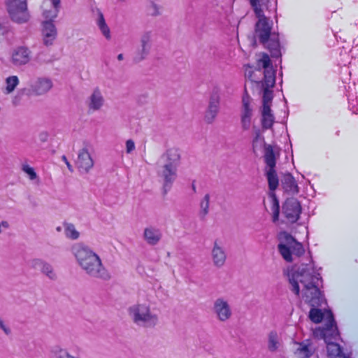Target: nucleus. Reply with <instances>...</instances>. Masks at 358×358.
<instances>
[{"label": "nucleus", "instance_id": "1", "mask_svg": "<svg viewBox=\"0 0 358 358\" xmlns=\"http://www.w3.org/2000/svg\"><path fill=\"white\" fill-rule=\"evenodd\" d=\"M318 282V276L313 275L308 266L299 268L289 277L292 290L296 295L301 291L302 298L313 307L320 306L323 300Z\"/></svg>", "mask_w": 358, "mask_h": 358}, {"label": "nucleus", "instance_id": "2", "mask_svg": "<svg viewBox=\"0 0 358 358\" xmlns=\"http://www.w3.org/2000/svg\"><path fill=\"white\" fill-rule=\"evenodd\" d=\"M264 0H250L256 16L259 18L255 27V37L267 48L272 57H278L281 55L278 35L272 31L273 22L266 17L262 9Z\"/></svg>", "mask_w": 358, "mask_h": 358}, {"label": "nucleus", "instance_id": "3", "mask_svg": "<svg viewBox=\"0 0 358 358\" xmlns=\"http://www.w3.org/2000/svg\"><path fill=\"white\" fill-rule=\"evenodd\" d=\"M152 293L140 291L136 303L128 308V315L137 326L144 328L155 327L159 323V315L152 307Z\"/></svg>", "mask_w": 358, "mask_h": 358}, {"label": "nucleus", "instance_id": "4", "mask_svg": "<svg viewBox=\"0 0 358 358\" xmlns=\"http://www.w3.org/2000/svg\"><path fill=\"white\" fill-rule=\"evenodd\" d=\"M71 252L79 266L90 275L108 280L110 274L103 267L99 255L89 247L76 243L71 248Z\"/></svg>", "mask_w": 358, "mask_h": 358}, {"label": "nucleus", "instance_id": "5", "mask_svg": "<svg viewBox=\"0 0 358 358\" xmlns=\"http://www.w3.org/2000/svg\"><path fill=\"white\" fill-rule=\"evenodd\" d=\"M71 252L79 266L90 275L108 280L110 274L103 267L99 255L89 247L76 243L71 248Z\"/></svg>", "mask_w": 358, "mask_h": 358}, {"label": "nucleus", "instance_id": "6", "mask_svg": "<svg viewBox=\"0 0 358 358\" xmlns=\"http://www.w3.org/2000/svg\"><path fill=\"white\" fill-rule=\"evenodd\" d=\"M257 66L258 69H264V80L262 81L264 88L262 107L270 108L273 99L272 88L275 83V71L271 65V60L266 53H260L257 56Z\"/></svg>", "mask_w": 358, "mask_h": 358}, {"label": "nucleus", "instance_id": "7", "mask_svg": "<svg viewBox=\"0 0 358 358\" xmlns=\"http://www.w3.org/2000/svg\"><path fill=\"white\" fill-rule=\"evenodd\" d=\"M280 238L278 250L287 262H293L304 253L305 250L301 243L296 241L287 232L281 233Z\"/></svg>", "mask_w": 358, "mask_h": 358}, {"label": "nucleus", "instance_id": "8", "mask_svg": "<svg viewBox=\"0 0 358 358\" xmlns=\"http://www.w3.org/2000/svg\"><path fill=\"white\" fill-rule=\"evenodd\" d=\"M315 337L324 339L327 344V355L329 358H345L339 345L331 342L338 336L336 326L330 322L327 329H315L313 333Z\"/></svg>", "mask_w": 358, "mask_h": 358}, {"label": "nucleus", "instance_id": "9", "mask_svg": "<svg viewBox=\"0 0 358 358\" xmlns=\"http://www.w3.org/2000/svg\"><path fill=\"white\" fill-rule=\"evenodd\" d=\"M8 10L12 20L16 22L24 23L29 18L27 0H8Z\"/></svg>", "mask_w": 358, "mask_h": 358}, {"label": "nucleus", "instance_id": "10", "mask_svg": "<svg viewBox=\"0 0 358 358\" xmlns=\"http://www.w3.org/2000/svg\"><path fill=\"white\" fill-rule=\"evenodd\" d=\"M213 312L216 319L221 322L229 320L233 315L229 301L224 297H218L213 301Z\"/></svg>", "mask_w": 358, "mask_h": 358}, {"label": "nucleus", "instance_id": "11", "mask_svg": "<svg viewBox=\"0 0 358 358\" xmlns=\"http://www.w3.org/2000/svg\"><path fill=\"white\" fill-rule=\"evenodd\" d=\"M220 92L215 87L212 90L205 113L204 120L207 123H212L215 120L220 111Z\"/></svg>", "mask_w": 358, "mask_h": 358}, {"label": "nucleus", "instance_id": "12", "mask_svg": "<svg viewBox=\"0 0 358 358\" xmlns=\"http://www.w3.org/2000/svg\"><path fill=\"white\" fill-rule=\"evenodd\" d=\"M31 59V51L26 46L14 48L10 55V63L16 67L24 66Z\"/></svg>", "mask_w": 358, "mask_h": 358}, {"label": "nucleus", "instance_id": "13", "mask_svg": "<svg viewBox=\"0 0 358 358\" xmlns=\"http://www.w3.org/2000/svg\"><path fill=\"white\" fill-rule=\"evenodd\" d=\"M94 159L89 152L87 146L83 147L78 152L76 166L80 173H87L93 168Z\"/></svg>", "mask_w": 358, "mask_h": 358}, {"label": "nucleus", "instance_id": "14", "mask_svg": "<svg viewBox=\"0 0 358 358\" xmlns=\"http://www.w3.org/2000/svg\"><path fill=\"white\" fill-rule=\"evenodd\" d=\"M301 212L300 203L294 198L287 199L282 206V213L290 222H295Z\"/></svg>", "mask_w": 358, "mask_h": 358}, {"label": "nucleus", "instance_id": "15", "mask_svg": "<svg viewBox=\"0 0 358 358\" xmlns=\"http://www.w3.org/2000/svg\"><path fill=\"white\" fill-rule=\"evenodd\" d=\"M152 38L153 33L150 31H145L142 34L135 57L136 62H141L148 56L152 48Z\"/></svg>", "mask_w": 358, "mask_h": 358}, {"label": "nucleus", "instance_id": "16", "mask_svg": "<svg viewBox=\"0 0 358 358\" xmlns=\"http://www.w3.org/2000/svg\"><path fill=\"white\" fill-rule=\"evenodd\" d=\"M53 20L45 19L42 22V40L43 44L46 46L52 45L57 35V29L53 23Z\"/></svg>", "mask_w": 358, "mask_h": 358}, {"label": "nucleus", "instance_id": "17", "mask_svg": "<svg viewBox=\"0 0 358 358\" xmlns=\"http://www.w3.org/2000/svg\"><path fill=\"white\" fill-rule=\"evenodd\" d=\"M210 255L213 264L215 266L221 268L224 265L227 259V253L220 241L215 240L213 242Z\"/></svg>", "mask_w": 358, "mask_h": 358}, {"label": "nucleus", "instance_id": "18", "mask_svg": "<svg viewBox=\"0 0 358 358\" xmlns=\"http://www.w3.org/2000/svg\"><path fill=\"white\" fill-rule=\"evenodd\" d=\"M157 173L159 177L162 179L164 188L166 191V189H170L172 183L176 178L177 168L162 164L159 168Z\"/></svg>", "mask_w": 358, "mask_h": 358}, {"label": "nucleus", "instance_id": "19", "mask_svg": "<svg viewBox=\"0 0 358 358\" xmlns=\"http://www.w3.org/2000/svg\"><path fill=\"white\" fill-rule=\"evenodd\" d=\"M51 79L45 77L38 78L30 85V92L35 95H43L49 92L52 87Z\"/></svg>", "mask_w": 358, "mask_h": 358}, {"label": "nucleus", "instance_id": "20", "mask_svg": "<svg viewBox=\"0 0 358 358\" xmlns=\"http://www.w3.org/2000/svg\"><path fill=\"white\" fill-rule=\"evenodd\" d=\"M60 0H44L42 4V15L44 19L55 20L59 13Z\"/></svg>", "mask_w": 358, "mask_h": 358}, {"label": "nucleus", "instance_id": "21", "mask_svg": "<svg viewBox=\"0 0 358 358\" xmlns=\"http://www.w3.org/2000/svg\"><path fill=\"white\" fill-rule=\"evenodd\" d=\"M31 265L32 268L40 270L41 272L50 280H57V273L55 272L53 266L50 264L41 259H34L31 260Z\"/></svg>", "mask_w": 358, "mask_h": 358}, {"label": "nucleus", "instance_id": "22", "mask_svg": "<svg viewBox=\"0 0 358 358\" xmlns=\"http://www.w3.org/2000/svg\"><path fill=\"white\" fill-rule=\"evenodd\" d=\"M309 317L310 320L315 323H319L324 318L327 320L325 327L323 328H317V329H327L328 326H329L331 322L334 326H336L332 313L329 311L322 313L321 310L313 308L310 311Z\"/></svg>", "mask_w": 358, "mask_h": 358}, {"label": "nucleus", "instance_id": "23", "mask_svg": "<svg viewBox=\"0 0 358 358\" xmlns=\"http://www.w3.org/2000/svg\"><path fill=\"white\" fill-rule=\"evenodd\" d=\"M315 351V348L309 340L294 344V353L298 358H309Z\"/></svg>", "mask_w": 358, "mask_h": 358}, {"label": "nucleus", "instance_id": "24", "mask_svg": "<svg viewBox=\"0 0 358 358\" xmlns=\"http://www.w3.org/2000/svg\"><path fill=\"white\" fill-rule=\"evenodd\" d=\"M162 233L161 230L155 227L149 226L143 231V238L150 245H156L161 241Z\"/></svg>", "mask_w": 358, "mask_h": 358}, {"label": "nucleus", "instance_id": "25", "mask_svg": "<svg viewBox=\"0 0 358 358\" xmlns=\"http://www.w3.org/2000/svg\"><path fill=\"white\" fill-rule=\"evenodd\" d=\"M162 159L163 160V164L178 168L180 163V154L177 149L171 148L167 150L162 155Z\"/></svg>", "mask_w": 358, "mask_h": 358}, {"label": "nucleus", "instance_id": "26", "mask_svg": "<svg viewBox=\"0 0 358 358\" xmlns=\"http://www.w3.org/2000/svg\"><path fill=\"white\" fill-rule=\"evenodd\" d=\"M104 103V99L100 90H94L87 100V106L90 110H100Z\"/></svg>", "mask_w": 358, "mask_h": 358}, {"label": "nucleus", "instance_id": "27", "mask_svg": "<svg viewBox=\"0 0 358 358\" xmlns=\"http://www.w3.org/2000/svg\"><path fill=\"white\" fill-rule=\"evenodd\" d=\"M279 155L277 148L271 145H266L264 147V159L268 169H275L276 159Z\"/></svg>", "mask_w": 358, "mask_h": 358}, {"label": "nucleus", "instance_id": "28", "mask_svg": "<svg viewBox=\"0 0 358 358\" xmlns=\"http://www.w3.org/2000/svg\"><path fill=\"white\" fill-rule=\"evenodd\" d=\"M283 189L289 194H296L299 192V187L294 177L289 174H285L281 180Z\"/></svg>", "mask_w": 358, "mask_h": 358}, {"label": "nucleus", "instance_id": "29", "mask_svg": "<svg viewBox=\"0 0 358 358\" xmlns=\"http://www.w3.org/2000/svg\"><path fill=\"white\" fill-rule=\"evenodd\" d=\"M281 347V338L275 331H272L268 334V349L270 352L278 351Z\"/></svg>", "mask_w": 358, "mask_h": 358}, {"label": "nucleus", "instance_id": "30", "mask_svg": "<svg viewBox=\"0 0 358 358\" xmlns=\"http://www.w3.org/2000/svg\"><path fill=\"white\" fill-rule=\"evenodd\" d=\"M96 24L98 26L103 36L107 40H110L111 38L110 30L106 22L103 15L100 11H98L97 17L96 19Z\"/></svg>", "mask_w": 358, "mask_h": 358}, {"label": "nucleus", "instance_id": "31", "mask_svg": "<svg viewBox=\"0 0 358 358\" xmlns=\"http://www.w3.org/2000/svg\"><path fill=\"white\" fill-rule=\"evenodd\" d=\"M96 24L98 26L103 36L107 40H110L111 38L110 30L106 22L103 15L100 11H98L97 17L96 19Z\"/></svg>", "mask_w": 358, "mask_h": 358}, {"label": "nucleus", "instance_id": "32", "mask_svg": "<svg viewBox=\"0 0 358 358\" xmlns=\"http://www.w3.org/2000/svg\"><path fill=\"white\" fill-rule=\"evenodd\" d=\"M262 123L264 129L271 128L274 122V117L271 113V108H262Z\"/></svg>", "mask_w": 358, "mask_h": 358}, {"label": "nucleus", "instance_id": "33", "mask_svg": "<svg viewBox=\"0 0 358 358\" xmlns=\"http://www.w3.org/2000/svg\"><path fill=\"white\" fill-rule=\"evenodd\" d=\"M51 358H80V357L73 356L70 354L67 349L59 345L52 348L51 350Z\"/></svg>", "mask_w": 358, "mask_h": 358}, {"label": "nucleus", "instance_id": "34", "mask_svg": "<svg viewBox=\"0 0 358 358\" xmlns=\"http://www.w3.org/2000/svg\"><path fill=\"white\" fill-rule=\"evenodd\" d=\"M209 205H210V196L206 194L203 198L201 200L199 207V217L201 220H204L206 215L209 213Z\"/></svg>", "mask_w": 358, "mask_h": 358}, {"label": "nucleus", "instance_id": "35", "mask_svg": "<svg viewBox=\"0 0 358 358\" xmlns=\"http://www.w3.org/2000/svg\"><path fill=\"white\" fill-rule=\"evenodd\" d=\"M266 177L269 189L274 191L278 187L279 183L275 169H268L266 171Z\"/></svg>", "mask_w": 358, "mask_h": 358}, {"label": "nucleus", "instance_id": "36", "mask_svg": "<svg viewBox=\"0 0 358 358\" xmlns=\"http://www.w3.org/2000/svg\"><path fill=\"white\" fill-rule=\"evenodd\" d=\"M253 112V107L251 104V101L250 97L245 96L243 97V109H242V115H245L247 117H252Z\"/></svg>", "mask_w": 358, "mask_h": 358}, {"label": "nucleus", "instance_id": "37", "mask_svg": "<svg viewBox=\"0 0 358 358\" xmlns=\"http://www.w3.org/2000/svg\"><path fill=\"white\" fill-rule=\"evenodd\" d=\"M20 81L16 76H11L6 79V93L10 94L14 91L15 87L18 85Z\"/></svg>", "mask_w": 358, "mask_h": 358}, {"label": "nucleus", "instance_id": "38", "mask_svg": "<svg viewBox=\"0 0 358 358\" xmlns=\"http://www.w3.org/2000/svg\"><path fill=\"white\" fill-rule=\"evenodd\" d=\"M65 236L72 240L78 239L80 236V233L76 229V227L71 223L66 224L64 226Z\"/></svg>", "mask_w": 358, "mask_h": 358}, {"label": "nucleus", "instance_id": "39", "mask_svg": "<svg viewBox=\"0 0 358 358\" xmlns=\"http://www.w3.org/2000/svg\"><path fill=\"white\" fill-rule=\"evenodd\" d=\"M162 7L155 2H150L148 7V12L152 16H157L161 14Z\"/></svg>", "mask_w": 358, "mask_h": 358}, {"label": "nucleus", "instance_id": "40", "mask_svg": "<svg viewBox=\"0 0 358 358\" xmlns=\"http://www.w3.org/2000/svg\"><path fill=\"white\" fill-rule=\"evenodd\" d=\"M22 169L28 176L30 180H33L37 178V175L34 171V169L29 165H22Z\"/></svg>", "mask_w": 358, "mask_h": 358}, {"label": "nucleus", "instance_id": "41", "mask_svg": "<svg viewBox=\"0 0 358 358\" xmlns=\"http://www.w3.org/2000/svg\"><path fill=\"white\" fill-rule=\"evenodd\" d=\"M252 124V117L241 115V125L244 130H248Z\"/></svg>", "mask_w": 358, "mask_h": 358}, {"label": "nucleus", "instance_id": "42", "mask_svg": "<svg viewBox=\"0 0 358 358\" xmlns=\"http://www.w3.org/2000/svg\"><path fill=\"white\" fill-rule=\"evenodd\" d=\"M273 220L275 221L278 219L279 216V204L278 201L275 198L273 199Z\"/></svg>", "mask_w": 358, "mask_h": 358}, {"label": "nucleus", "instance_id": "43", "mask_svg": "<svg viewBox=\"0 0 358 358\" xmlns=\"http://www.w3.org/2000/svg\"><path fill=\"white\" fill-rule=\"evenodd\" d=\"M0 329L6 334L10 335L11 334V329L10 327L3 321L0 317Z\"/></svg>", "mask_w": 358, "mask_h": 358}, {"label": "nucleus", "instance_id": "44", "mask_svg": "<svg viewBox=\"0 0 358 358\" xmlns=\"http://www.w3.org/2000/svg\"><path fill=\"white\" fill-rule=\"evenodd\" d=\"M126 152L131 154L136 148L135 143L131 139H128L125 143Z\"/></svg>", "mask_w": 358, "mask_h": 358}, {"label": "nucleus", "instance_id": "45", "mask_svg": "<svg viewBox=\"0 0 358 358\" xmlns=\"http://www.w3.org/2000/svg\"><path fill=\"white\" fill-rule=\"evenodd\" d=\"M62 161L66 164V166L68 168V169L71 171V172H73V168L72 166V165L70 164V162L68 161L67 158L66 156L63 155L62 157Z\"/></svg>", "mask_w": 358, "mask_h": 358}, {"label": "nucleus", "instance_id": "46", "mask_svg": "<svg viewBox=\"0 0 358 358\" xmlns=\"http://www.w3.org/2000/svg\"><path fill=\"white\" fill-rule=\"evenodd\" d=\"M8 227V224L6 221L0 222V234L3 231V228L6 229Z\"/></svg>", "mask_w": 358, "mask_h": 358}, {"label": "nucleus", "instance_id": "47", "mask_svg": "<svg viewBox=\"0 0 358 358\" xmlns=\"http://www.w3.org/2000/svg\"><path fill=\"white\" fill-rule=\"evenodd\" d=\"M259 140L262 141V138H261V137H260V136H257L256 137L255 140L254 141V145H255V143H256Z\"/></svg>", "mask_w": 358, "mask_h": 358}, {"label": "nucleus", "instance_id": "48", "mask_svg": "<svg viewBox=\"0 0 358 358\" xmlns=\"http://www.w3.org/2000/svg\"><path fill=\"white\" fill-rule=\"evenodd\" d=\"M117 59L118 60H122L123 59V55L122 54H120L117 55Z\"/></svg>", "mask_w": 358, "mask_h": 358}, {"label": "nucleus", "instance_id": "49", "mask_svg": "<svg viewBox=\"0 0 358 358\" xmlns=\"http://www.w3.org/2000/svg\"><path fill=\"white\" fill-rule=\"evenodd\" d=\"M42 136H43L42 140L43 141H45L46 140V138H47V135L46 134H43Z\"/></svg>", "mask_w": 358, "mask_h": 358}, {"label": "nucleus", "instance_id": "50", "mask_svg": "<svg viewBox=\"0 0 358 358\" xmlns=\"http://www.w3.org/2000/svg\"><path fill=\"white\" fill-rule=\"evenodd\" d=\"M192 189L194 192L196 191V186L194 183L192 184Z\"/></svg>", "mask_w": 358, "mask_h": 358}]
</instances>
